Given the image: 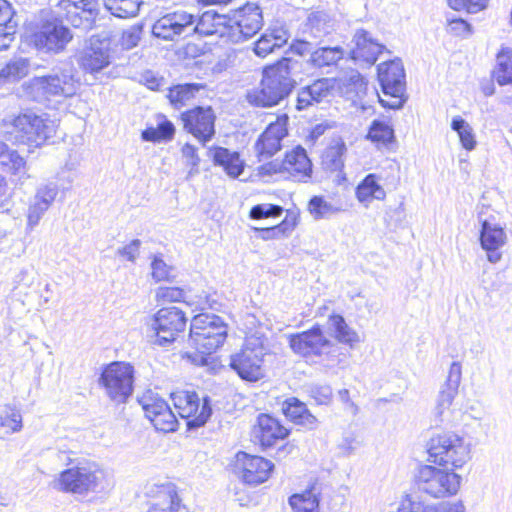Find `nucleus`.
<instances>
[{"label":"nucleus","instance_id":"a19ab883","mask_svg":"<svg viewBox=\"0 0 512 512\" xmlns=\"http://www.w3.org/2000/svg\"><path fill=\"white\" fill-rule=\"evenodd\" d=\"M377 145H388L395 139L394 129L389 120L375 119L372 121L368 136Z\"/></svg>","mask_w":512,"mask_h":512},{"label":"nucleus","instance_id":"4d7b16f0","mask_svg":"<svg viewBox=\"0 0 512 512\" xmlns=\"http://www.w3.org/2000/svg\"><path fill=\"white\" fill-rule=\"evenodd\" d=\"M185 298V291L179 287H159L155 291V301L158 304L181 302Z\"/></svg>","mask_w":512,"mask_h":512},{"label":"nucleus","instance_id":"3c124183","mask_svg":"<svg viewBox=\"0 0 512 512\" xmlns=\"http://www.w3.org/2000/svg\"><path fill=\"white\" fill-rule=\"evenodd\" d=\"M303 389L317 405H329L332 401L333 392L329 385L310 383L304 385Z\"/></svg>","mask_w":512,"mask_h":512},{"label":"nucleus","instance_id":"0e129e2a","mask_svg":"<svg viewBox=\"0 0 512 512\" xmlns=\"http://www.w3.org/2000/svg\"><path fill=\"white\" fill-rule=\"evenodd\" d=\"M141 246L139 239L132 240L129 244L119 248L117 254L130 262H135Z\"/></svg>","mask_w":512,"mask_h":512},{"label":"nucleus","instance_id":"49530a36","mask_svg":"<svg viewBox=\"0 0 512 512\" xmlns=\"http://www.w3.org/2000/svg\"><path fill=\"white\" fill-rule=\"evenodd\" d=\"M346 151L345 143L337 141L335 144L327 147L322 154V165L329 171H338L343 165V155Z\"/></svg>","mask_w":512,"mask_h":512},{"label":"nucleus","instance_id":"20e7f679","mask_svg":"<svg viewBox=\"0 0 512 512\" xmlns=\"http://www.w3.org/2000/svg\"><path fill=\"white\" fill-rule=\"evenodd\" d=\"M79 86L80 81L75 67L71 63H65L53 69L48 75L31 79L28 89L36 101H44L51 97H72L77 93Z\"/></svg>","mask_w":512,"mask_h":512},{"label":"nucleus","instance_id":"72a5a7b5","mask_svg":"<svg viewBox=\"0 0 512 512\" xmlns=\"http://www.w3.org/2000/svg\"><path fill=\"white\" fill-rule=\"evenodd\" d=\"M329 329L333 332L335 339L347 345L350 349H356L361 342L359 334L353 330L339 314H331L328 318Z\"/></svg>","mask_w":512,"mask_h":512},{"label":"nucleus","instance_id":"a18cd8bd","mask_svg":"<svg viewBox=\"0 0 512 512\" xmlns=\"http://www.w3.org/2000/svg\"><path fill=\"white\" fill-rule=\"evenodd\" d=\"M307 25L314 38H322L334 30V23L332 19L323 11L312 13L308 17Z\"/></svg>","mask_w":512,"mask_h":512},{"label":"nucleus","instance_id":"338daca9","mask_svg":"<svg viewBox=\"0 0 512 512\" xmlns=\"http://www.w3.org/2000/svg\"><path fill=\"white\" fill-rule=\"evenodd\" d=\"M449 29L457 36H468L471 34V26L463 19H453L449 22Z\"/></svg>","mask_w":512,"mask_h":512},{"label":"nucleus","instance_id":"aec40b11","mask_svg":"<svg viewBox=\"0 0 512 512\" xmlns=\"http://www.w3.org/2000/svg\"><path fill=\"white\" fill-rule=\"evenodd\" d=\"M110 64L109 44L99 37L90 38L89 45L78 58L79 67L86 73H98Z\"/></svg>","mask_w":512,"mask_h":512},{"label":"nucleus","instance_id":"79ce46f5","mask_svg":"<svg viewBox=\"0 0 512 512\" xmlns=\"http://www.w3.org/2000/svg\"><path fill=\"white\" fill-rule=\"evenodd\" d=\"M451 129L457 133L461 146L465 150L472 151L476 148L477 140L474 130L461 116L452 118Z\"/></svg>","mask_w":512,"mask_h":512},{"label":"nucleus","instance_id":"f257e3e1","mask_svg":"<svg viewBox=\"0 0 512 512\" xmlns=\"http://www.w3.org/2000/svg\"><path fill=\"white\" fill-rule=\"evenodd\" d=\"M295 65L296 62L292 59L282 58L266 67L262 72L259 86L247 92V101L257 107L278 105L295 88L296 81L291 77V70Z\"/></svg>","mask_w":512,"mask_h":512},{"label":"nucleus","instance_id":"4be33fe9","mask_svg":"<svg viewBox=\"0 0 512 512\" xmlns=\"http://www.w3.org/2000/svg\"><path fill=\"white\" fill-rule=\"evenodd\" d=\"M286 120L287 118L277 119V121L271 123L257 139L255 151L259 161L271 158L281 149V142L287 135Z\"/></svg>","mask_w":512,"mask_h":512},{"label":"nucleus","instance_id":"473e14b6","mask_svg":"<svg viewBox=\"0 0 512 512\" xmlns=\"http://www.w3.org/2000/svg\"><path fill=\"white\" fill-rule=\"evenodd\" d=\"M386 192L380 184V177L374 173L368 174L356 188V198L365 206L373 200H384Z\"/></svg>","mask_w":512,"mask_h":512},{"label":"nucleus","instance_id":"1a4fd4ad","mask_svg":"<svg viewBox=\"0 0 512 512\" xmlns=\"http://www.w3.org/2000/svg\"><path fill=\"white\" fill-rule=\"evenodd\" d=\"M428 453L435 463L462 467L470 459V447L462 437L452 432L438 434L430 439Z\"/></svg>","mask_w":512,"mask_h":512},{"label":"nucleus","instance_id":"09e8293b","mask_svg":"<svg viewBox=\"0 0 512 512\" xmlns=\"http://www.w3.org/2000/svg\"><path fill=\"white\" fill-rule=\"evenodd\" d=\"M186 358L191 363L205 367L208 372L215 374L226 367L217 354H186Z\"/></svg>","mask_w":512,"mask_h":512},{"label":"nucleus","instance_id":"58836bf2","mask_svg":"<svg viewBox=\"0 0 512 512\" xmlns=\"http://www.w3.org/2000/svg\"><path fill=\"white\" fill-rule=\"evenodd\" d=\"M203 88L202 84L197 83L179 84L169 89L167 97L175 108H181Z\"/></svg>","mask_w":512,"mask_h":512},{"label":"nucleus","instance_id":"f8f14e48","mask_svg":"<svg viewBox=\"0 0 512 512\" xmlns=\"http://www.w3.org/2000/svg\"><path fill=\"white\" fill-rule=\"evenodd\" d=\"M262 25L263 16L260 7L254 3H247L230 16V42L239 43L251 38Z\"/></svg>","mask_w":512,"mask_h":512},{"label":"nucleus","instance_id":"a878e982","mask_svg":"<svg viewBox=\"0 0 512 512\" xmlns=\"http://www.w3.org/2000/svg\"><path fill=\"white\" fill-rule=\"evenodd\" d=\"M289 434L287 428L268 414H260L257 424L253 428L254 438L259 441L263 447H271L278 440L285 439Z\"/></svg>","mask_w":512,"mask_h":512},{"label":"nucleus","instance_id":"dca6fc26","mask_svg":"<svg viewBox=\"0 0 512 512\" xmlns=\"http://www.w3.org/2000/svg\"><path fill=\"white\" fill-rule=\"evenodd\" d=\"M193 14L185 10H176L160 17L152 26L155 37L174 40L179 36L192 35Z\"/></svg>","mask_w":512,"mask_h":512},{"label":"nucleus","instance_id":"7c9ffc66","mask_svg":"<svg viewBox=\"0 0 512 512\" xmlns=\"http://www.w3.org/2000/svg\"><path fill=\"white\" fill-rule=\"evenodd\" d=\"M23 429L21 410L13 404H5L0 408V439L5 440Z\"/></svg>","mask_w":512,"mask_h":512},{"label":"nucleus","instance_id":"8fccbe9b","mask_svg":"<svg viewBox=\"0 0 512 512\" xmlns=\"http://www.w3.org/2000/svg\"><path fill=\"white\" fill-rule=\"evenodd\" d=\"M339 81L348 92L355 93L356 95L364 93L367 87L365 78L354 69L345 72L339 77Z\"/></svg>","mask_w":512,"mask_h":512},{"label":"nucleus","instance_id":"5701e85b","mask_svg":"<svg viewBox=\"0 0 512 512\" xmlns=\"http://www.w3.org/2000/svg\"><path fill=\"white\" fill-rule=\"evenodd\" d=\"M58 194V187L54 183L44 184L37 188L36 194L31 200L27 213V228L36 227L43 215L50 208Z\"/></svg>","mask_w":512,"mask_h":512},{"label":"nucleus","instance_id":"6ab92c4d","mask_svg":"<svg viewBox=\"0 0 512 512\" xmlns=\"http://www.w3.org/2000/svg\"><path fill=\"white\" fill-rule=\"evenodd\" d=\"M481 223L480 244L487 252V259L490 263H497L501 260L502 254L498 251L507 242V235L504 228L494 223L491 218H483V211L478 214Z\"/></svg>","mask_w":512,"mask_h":512},{"label":"nucleus","instance_id":"680f3d73","mask_svg":"<svg viewBox=\"0 0 512 512\" xmlns=\"http://www.w3.org/2000/svg\"><path fill=\"white\" fill-rule=\"evenodd\" d=\"M288 230V224L283 221L278 225L267 228H255L258 236L263 240H270L285 236Z\"/></svg>","mask_w":512,"mask_h":512},{"label":"nucleus","instance_id":"c9c22d12","mask_svg":"<svg viewBox=\"0 0 512 512\" xmlns=\"http://www.w3.org/2000/svg\"><path fill=\"white\" fill-rule=\"evenodd\" d=\"M398 512H465V506L460 501L455 503H442L437 506H425L420 501H414L411 498H406L401 502Z\"/></svg>","mask_w":512,"mask_h":512},{"label":"nucleus","instance_id":"774afa93","mask_svg":"<svg viewBox=\"0 0 512 512\" xmlns=\"http://www.w3.org/2000/svg\"><path fill=\"white\" fill-rule=\"evenodd\" d=\"M461 380V365L458 362H453L450 366L447 380L444 384L455 386L459 388Z\"/></svg>","mask_w":512,"mask_h":512},{"label":"nucleus","instance_id":"37998d69","mask_svg":"<svg viewBox=\"0 0 512 512\" xmlns=\"http://www.w3.org/2000/svg\"><path fill=\"white\" fill-rule=\"evenodd\" d=\"M308 211L315 220H320L331 218L341 212L342 209L323 196H313L308 203Z\"/></svg>","mask_w":512,"mask_h":512},{"label":"nucleus","instance_id":"6e6552de","mask_svg":"<svg viewBox=\"0 0 512 512\" xmlns=\"http://www.w3.org/2000/svg\"><path fill=\"white\" fill-rule=\"evenodd\" d=\"M134 368L127 362L106 365L99 378L105 395L116 404L125 403L133 392Z\"/></svg>","mask_w":512,"mask_h":512},{"label":"nucleus","instance_id":"bb28decb","mask_svg":"<svg viewBox=\"0 0 512 512\" xmlns=\"http://www.w3.org/2000/svg\"><path fill=\"white\" fill-rule=\"evenodd\" d=\"M289 344L294 352L318 351L329 347L331 341L323 334L319 325L310 330L290 336Z\"/></svg>","mask_w":512,"mask_h":512},{"label":"nucleus","instance_id":"bf43d9fd","mask_svg":"<svg viewBox=\"0 0 512 512\" xmlns=\"http://www.w3.org/2000/svg\"><path fill=\"white\" fill-rule=\"evenodd\" d=\"M306 87L315 102L318 103L330 94V90L333 88V80L329 78L318 79Z\"/></svg>","mask_w":512,"mask_h":512},{"label":"nucleus","instance_id":"ddd939ff","mask_svg":"<svg viewBox=\"0 0 512 512\" xmlns=\"http://www.w3.org/2000/svg\"><path fill=\"white\" fill-rule=\"evenodd\" d=\"M312 164L304 148L298 146L292 151L286 153L284 160L271 161L260 168L263 175L276 173H287L296 181H303L310 177Z\"/></svg>","mask_w":512,"mask_h":512},{"label":"nucleus","instance_id":"f03ea898","mask_svg":"<svg viewBox=\"0 0 512 512\" xmlns=\"http://www.w3.org/2000/svg\"><path fill=\"white\" fill-rule=\"evenodd\" d=\"M107 474L94 461L82 460L60 472L50 483L51 488L58 492L86 496L104 490Z\"/></svg>","mask_w":512,"mask_h":512},{"label":"nucleus","instance_id":"c85d7f7f","mask_svg":"<svg viewBox=\"0 0 512 512\" xmlns=\"http://www.w3.org/2000/svg\"><path fill=\"white\" fill-rule=\"evenodd\" d=\"M322 485L314 482L301 493H295L288 499L294 512H319Z\"/></svg>","mask_w":512,"mask_h":512},{"label":"nucleus","instance_id":"a211bd4d","mask_svg":"<svg viewBox=\"0 0 512 512\" xmlns=\"http://www.w3.org/2000/svg\"><path fill=\"white\" fill-rule=\"evenodd\" d=\"M272 469L273 464L263 457L245 452L236 454L235 471L246 484L259 485L265 482Z\"/></svg>","mask_w":512,"mask_h":512},{"label":"nucleus","instance_id":"39448f33","mask_svg":"<svg viewBox=\"0 0 512 512\" xmlns=\"http://www.w3.org/2000/svg\"><path fill=\"white\" fill-rule=\"evenodd\" d=\"M415 483L421 492L434 498H444L458 492L461 477L452 470L421 465L415 473Z\"/></svg>","mask_w":512,"mask_h":512},{"label":"nucleus","instance_id":"f3484780","mask_svg":"<svg viewBox=\"0 0 512 512\" xmlns=\"http://www.w3.org/2000/svg\"><path fill=\"white\" fill-rule=\"evenodd\" d=\"M71 31L57 21H47L32 36L34 46L44 52L59 53L72 40Z\"/></svg>","mask_w":512,"mask_h":512},{"label":"nucleus","instance_id":"393cba45","mask_svg":"<svg viewBox=\"0 0 512 512\" xmlns=\"http://www.w3.org/2000/svg\"><path fill=\"white\" fill-rule=\"evenodd\" d=\"M353 42L355 47L351 51V57L367 66L373 65L377 61L378 55L385 49L384 45L375 41L364 29L355 32Z\"/></svg>","mask_w":512,"mask_h":512},{"label":"nucleus","instance_id":"13d9d810","mask_svg":"<svg viewBox=\"0 0 512 512\" xmlns=\"http://www.w3.org/2000/svg\"><path fill=\"white\" fill-rule=\"evenodd\" d=\"M283 208L271 203H262L251 208L249 216L252 219L275 218L281 216Z\"/></svg>","mask_w":512,"mask_h":512},{"label":"nucleus","instance_id":"4c0bfd02","mask_svg":"<svg viewBox=\"0 0 512 512\" xmlns=\"http://www.w3.org/2000/svg\"><path fill=\"white\" fill-rule=\"evenodd\" d=\"M345 51L340 46L320 47L310 53L309 62L317 68L336 64L344 57Z\"/></svg>","mask_w":512,"mask_h":512},{"label":"nucleus","instance_id":"2eb2a0df","mask_svg":"<svg viewBox=\"0 0 512 512\" xmlns=\"http://www.w3.org/2000/svg\"><path fill=\"white\" fill-rule=\"evenodd\" d=\"M57 7L72 26L83 30L92 29L99 12L98 0H59Z\"/></svg>","mask_w":512,"mask_h":512},{"label":"nucleus","instance_id":"603ef678","mask_svg":"<svg viewBox=\"0 0 512 512\" xmlns=\"http://www.w3.org/2000/svg\"><path fill=\"white\" fill-rule=\"evenodd\" d=\"M175 272V268L168 265L160 256H154L151 262V275L156 282H172L176 277Z\"/></svg>","mask_w":512,"mask_h":512},{"label":"nucleus","instance_id":"c03bdc74","mask_svg":"<svg viewBox=\"0 0 512 512\" xmlns=\"http://www.w3.org/2000/svg\"><path fill=\"white\" fill-rule=\"evenodd\" d=\"M112 15L118 18H130L138 14L141 0H103Z\"/></svg>","mask_w":512,"mask_h":512},{"label":"nucleus","instance_id":"cd10ccee","mask_svg":"<svg viewBox=\"0 0 512 512\" xmlns=\"http://www.w3.org/2000/svg\"><path fill=\"white\" fill-rule=\"evenodd\" d=\"M285 416L307 430H314L318 427L319 421L307 408V405L296 397L288 398L282 405Z\"/></svg>","mask_w":512,"mask_h":512},{"label":"nucleus","instance_id":"ea45409f","mask_svg":"<svg viewBox=\"0 0 512 512\" xmlns=\"http://www.w3.org/2000/svg\"><path fill=\"white\" fill-rule=\"evenodd\" d=\"M181 504L175 488L171 485L165 487L157 498V501L149 508L148 512H178Z\"/></svg>","mask_w":512,"mask_h":512},{"label":"nucleus","instance_id":"9d476101","mask_svg":"<svg viewBox=\"0 0 512 512\" xmlns=\"http://www.w3.org/2000/svg\"><path fill=\"white\" fill-rule=\"evenodd\" d=\"M186 323L187 318L180 308L170 306L159 309L150 323L154 332L153 343L163 347L172 344L185 330Z\"/></svg>","mask_w":512,"mask_h":512},{"label":"nucleus","instance_id":"864d4df0","mask_svg":"<svg viewBox=\"0 0 512 512\" xmlns=\"http://www.w3.org/2000/svg\"><path fill=\"white\" fill-rule=\"evenodd\" d=\"M457 394L458 387L447 384H443L441 386L436 405V413L441 417V419H443L446 416V412L450 410L453 400Z\"/></svg>","mask_w":512,"mask_h":512},{"label":"nucleus","instance_id":"6e6d98bb","mask_svg":"<svg viewBox=\"0 0 512 512\" xmlns=\"http://www.w3.org/2000/svg\"><path fill=\"white\" fill-rule=\"evenodd\" d=\"M150 421L157 430L163 432L174 431L177 427L176 416L169 405Z\"/></svg>","mask_w":512,"mask_h":512},{"label":"nucleus","instance_id":"e2e57ef3","mask_svg":"<svg viewBox=\"0 0 512 512\" xmlns=\"http://www.w3.org/2000/svg\"><path fill=\"white\" fill-rule=\"evenodd\" d=\"M140 40V30L137 27H130L129 29L123 31L120 45L125 50H130L137 46Z\"/></svg>","mask_w":512,"mask_h":512},{"label":"nucleus","instance_id":"412c9836","mask_svg":"<svg viewBox=\"0 0 512 512\" xmlns=\"http://www.w3.org/2000/svg\"><path fill=\"white\" fill-rule=\"evenodd\" d=\"M230 16L207 10L200 17L193 14L192 35H218L230 41Z\"/></svg>","mask_w":512,"mask_h":512},{"label":"nucleus","instance_id":"423d86ee","mask_svg":"<svg viewBox=\"0 0 512 512\" xmlns=\"http://www.w3.org/2000/svg\"><path fill=\"white\" fill-rule=\"evenodd\" d=\"M227 337V327L222 319L215 314H198L193 317L190 325V341L197 352L207 350L215 352Z\"/></svg>","mask_w":512,"mask_h":512},{"label":"nucleus","instance_id":"7ed1b4c3","mask_svg":"<svg viewBox=\"0 0 512 512\" xmlns=\"http://www.w3.org/2000/svg\"><path fill=\"white\" fill-rule=\"evenodd\" d=\"M57 123L48 117L38 116L32 112L20 114L11 120H5L4 133L8 140L23 144L29 148L42 146L56 134Z\"/></svg>","mask_w":512,"mask_h":512},{"label":"nucleus","instance_id":"e433bc0d","mask_svg":"<svg viewBox=\"0 0 512 512\" xmlns=\"http://www.w3.org/2000/svg\"><path fill=\"white\" fill-rule=\"evenodd\" d=\"M492 75L500 86L512 85V49L502 47L496 55Z\"/></svg>","mask_w":512,"mask_h":512},{"label":"nucleus","instance_id":"c756f323","mask_svg":"<svg viewBox=\"0 0 512 512\" xmlns=\"http://www.w3.org/2000/svg\"><path fill=\"white\" fill-rule=\"evenodd\" d=\"M215 165L221 166L228 176L237 178L244 170V162L238 152L223 147H212L208 151Z\"/></svg>","mask_w":512,"mask_h":512},{"label":"nucleus","instance_id":"0eeeda50","mask_svg":"<svg viewBox=\"0 0 512 512\" xmlns=\"http://www.w3.org/2000/svg\"><path fill=\"white\" fill-rule=\"evenodd\" d=\"M378 80L382 88L379 102L385 108L400 109L406 88L405 71L401 60H391L378 65Z\"/></svg>","mask_w":512,"mask_h":512},{"label":"nucleus","instance_id":"de8ad7c7","mask_svg":"<svg viewBox=\"0 0 512 512\" xmlns=\"http://www.w3.org/2000/svg\"><path fill=\"white\" fill-rule=\"evenodd\" d=\"M29 61L26 58H15L9 61L0 71V82H14L28 74Z\"/></svg>","mask_w":512,"mask_h":512},{"label":"nucleus","instance_id":"4468645a","mask_svg":"<svg viewBox=\"0 0 512 512\" xmlns=\"http://www.w3.org/2000/svg\"><path fill=\"white\" fill-rule=\"evenodd\" d=\"M216 115L211 107L198 106L181 114L183 128L205 144L215 135Z\"/></svg>","mask_w":512,"mask_h":512},{"label":"nucleus","instance_id":"f704fd0d","mask_svg":"<svg viewBox=\"0 0 512 512\" xmlns=\"http://www.w3.org/2000/svg\"><path fill=\"white\" fill-rule=\"evenodd\" d=\"M289 34L283 28H276L270 32L264 33L256 42L254 52L260 57H266L269 53L273 52L276 48L282 47L287 43Z\"/></svg>","mask_w":512,"mask_h":512},{"label":"nucleus","instance_id":"5fc2aeb1","mask_svg":"<svg viewBox=\"0 0 512 512\" xmlns=\"http://www.w3.org/2000/svg\"><path fill=\"white\" fill-rule=\"evenodd\" d=\"M139 403L145 412V416L149 420H152L168 406V404L163 399L154 396L152 393L143 395L139 399Z\"/></svg>","mask_w":512,"mask_h":512},{"label":"nucleus","instance_id":"b1692460","mask_svg":"<svg viewBox=\"0 0 512 512\" xmlns=\"http://www.w3.org/2000/svg\"><path fill=\"white\" fill-rule=\"evenodd\" d=\"M228 365L245 381L256 382L265 375L263 357L258 354H231Z\"/></svg>","mask_w":512,"mask_h":512},{"label":"nucleus","instance_id":"9b49d317","mask_svg":"<svg viewBox=\"0 0 512 512\" xmlns=\"http://www.w3.org/2000/svg\"><path fill=\"white\" fill-rule=\"evenodd\" d=\"M172 400L180 417L187 419L189 430L203 426L211 416L212 409L208 398H200L194 391H177L172 393Z\"/></svg>","mask_w":512,"mask_h":512},{"label":"nucleus","instance_id":"69168bd1","mask_svg":"<svg viewBox=\"0 0 512 512\" xmlns=\"http://www.w3.org/2000/svg\"><path fill=\"white\" fill-rule=\"evenodd\" d=\"M266 339L257 333L249 335L245 339L244 348L241 352H256L265 349Z\"/></svg>","mask_w":512,"mask_h":512},{"label":"nucleus","instance_id":"2f4dec72","mask_svg":"<svg viewBox=\"0 0 512 512\" xmlns=\"http://www.w3.org/2000/svg\"><path fill=\"white\" fill-rule=\"evenodd\" d=\"M17 30L14 11L10 3L0 0V51L7 49L13 42Z\"/></svg>","mask_w":512,"mask_h":512},{"label":"nucleus","instance_id":"052dcab7","mask_svg":"<svg viewBox=\"0 0 512 512\" xmlns=\"http://www.w3.org/2000/svg\"><path fill=\"white\" fill-rule=\"evenodd\" d=\"M1 164L8 167L9 171L14 175H25L26 173V162L16 151H9Z\"/></svg>","mask_w":512,"mask_h":512}]
</instances>
